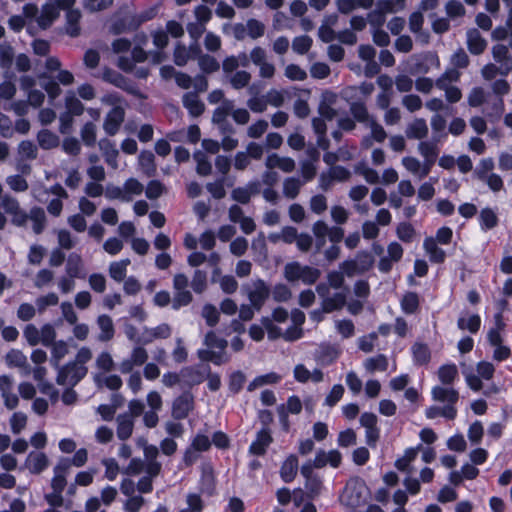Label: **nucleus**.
I'll list each match as a JSON object with an SVG mask.
<instances>
[{
    "mask_svg": "<svg viewBox=\"0 0 512 512\" xmlns=\"http://www.w3.org/2000/svg\"><path fill=\"white\" fill-rule=\"evenodd\" d=\"M470 107L483 106L482 113L492 123L499 121L505 111L504 99L493 96L483 87H474L467 97Z\"/></svg>",
    "mask_w": 512,
    "mask_h": 512,
    "instance_id": "obj_1",
    "label": "nucleus"
},
{
    "mask_svg": "<svg viewBox=\"0 0 512 512\" xmlns=\"http://www.w3.org/2000/svg\"><path fill=\"white\" fill-rule=\"evenodd\" d=\"M369 494L366 482L359 476H353L346 482L340 501L343 505L356 509L367 503Z\"/></svg>",
    "mask_w": 512,
    "mask_h": 512,
    "instance_id": "obj_2",
    "label": "nucleus"
},
{
    "mask_svg": "<svg viewBox=\"0 0 512 512\" xmlns=\"http://www.w3.org/2000/svg\"><path fill=\"white\" fill-rule=\"evenodd\" d=\"M28 214L20 207L18 200L5 194L0 200V224L11 221L12 224H25Z\"/></svg>",
    "mask_w": 512,
    "mask_h": 512,
    "instance_id": "obj_3",
    "label": "nucleus"
},
{
    "mask_svg": "<svg viewBox=\"0 0 512 512\" xmlns=\"http://www.w3.org/2000/svg\"><path fill=\"white\" fill-rule=\"evenodd\" d=\"M76 0H48L41 9L37 23L42 29H47L59 17L60 11L74 6Z\"/></svg>",
    "mask_w": 512,
    "mask_h": 512,
    "instance_id": "obj_4",
    "label": "nucleus"
},
{
    "mask_svg": "<svg viewBox=\"0 0 512 512\" xmlns=\"http://www.w3.org/2000/svg\"><path fill=\"white\" fill-rule=\"evenodd\" d=\"M56 368L58 369L56 383L62 386L68 384L75 387L88 372L86 366H78L76 362H68L61 367L58 365Z\"/></svg>",
    "mask_w": 512,
    "mask_h": 512,
    "instance_id": "obj_5",
    "label": "nucleus"
},
{
    "mask_svg": "<svg viewBox=\"0 0 512 512\" xmlns=\"http://www.w3.org/2000/svg\"><path fill=\"white\" fill-rule=\"evenodd\" d=\"M194 409V396L191 391L186 390L172 403L171 415L175 420H183L188 417L189 413Z\"/></svg>",
    "mask_w": 512,
    "mask_h": 512,
    "instance_id": "obj_6",
    "label": "nucleus"
},
{
    "mask_svg": "<svg viewBox=\"0 0 512 512\" xmlns=\"http://www.w3.org/2000/svg\"><path fill=\"white\" fill-rule=\"evenodd\" d=\"M457 79L458 72L451 71L444 73L435 82L437 88L445 91V97L450 103H456L460 101L462 97V92L458 87L449 85L450 82L456 81Z\"/></svg>",
    "mask_w": 512,
    "mask_h": 512,
    "instance_id": "obj_7",
    "label": "nucleus"
},
{
    "mask_svg": "<svg viewBox=\"0 0 512 512\" xmlns=\"http://www.w3.org/2000/svg\"><path fill=\"white\" fill-rule=\"evenodd\" d=\"M254 289L248 292L250 305L256 310L260 311L270 296V288L262 279H257L253 282Z\"/></svg>",
    "mask_w": 512,
    "mask_h": 512,
    "instance_id": "obj_8",
    "label": "nucleus"
},
{
    "mask_svg": "<svg viewBox=\"0 0 512 512\" xmlns=\"http://www.w3.org/2000/svg\"><path fill=\"white\" fill-rule=\"evenodd\" d=\"M125 119V110L121 106L113 107L106 115L103 123V129L109 136H114L120 130Z\"/></svg>",
    "mask_w": 512,
    "mask_h": 512,
    "instance_id": "obj_9",
    "label": "nucleus"
},
{
    "mask_svg": "<svg viewBox=\"0 0 512 512\" xmlns=\"http://www.w3.org/2000/svg\"><path fill=\"white\" fill-rule=\"evenodd\" d=\"M273 441L271 429L261 428L257 431L256 438L250 444L248 452L254 456H264Z\"/></svg>",
    "mask_w": 512,
    "mask_h": 512,
    "instance_id": "obj_10",
    "label": "nucleus"
},
{
    "mask_svg": "<svg viewBox=\"0 0 512 512\" xmlns=\"http://www.w3.org/2000/svg\"><path fill=\"white\" fill-rule=\"evenodd\" d=\"M261 187L259 180L249 181L245 186L234 188L231 192V198L240 204H248L251 197L261 192Z\"/></svg>",
    "mask_w": 512,
    "mask_h": 512,
    "instance_id": "obj_11",
    "label": "nucleus"
},
{
    "mask_svg": "<svg viewBox=\"0 0 512 512\" xmlns=\"http://www.w3.org/2000/svg\"><path fill=\"white\" fill-rule=\"evenodd\" d=\"M205 365H195L183 367L180 371L182 382L188 387V390L201 384L205 380Z\"/></svg>",
    "mask_w": 512,
    "mask_h": 512,
    "instance_id": "obj_12",
    "label": "nucleus"
},
{
    "mask_svg": "<svg viewBox=\"0 0 512 512\" xmlns=\"http://www.w3.org/2000/svg\"><path fill=\"white\" fill-rule=\"evenodd\" d=\"M198 491L207 497H213L216 494V478L212 466L202 468Z\"/></svg>",
    "mask_w": 512,
    "mask_h": 512,
    "instance_id": "obj_13",
    "label": "nucleus"
},
{
    "mask_svg": "<svg viewBox=\"0 0 512 512\" xmlns=\"http://www.w3.org/2000/svg\"><path fill=\"white\" fill-rule=\"evenodd\" d=\"M340 354L341 351L336 345L330 343H322L319 346V350H317L315 354V359L321 365L329 366L338 359Z\"/></svg>",
    "mask_w": 512,
    "mask_h": 512,
    "instance_id": "obj_14",
    "label": "nucleus"
},
{
    "mask_svg": "<svg viewBox=\"0 0 512 512\" xmlns=\"http://www.w3.org/2000/svg\"><path fill=\"white\" fill-rule=\"evenodd\" d=\"M98 145L108 166L113 169H117L119 151L116 148L115 143L107 138H103L98 142Z\"/></svg>",
    "mask_w": 512,
    "mask_h": 512,
    "instance_id": "obj_15",
    "label": "nucleus"
},
{
    "mask_svg": "<svg viewBox=\"0 0 512 512\" xmlns=\"http://www.w3.org/2000/svg\"><path fill=\"white\" fill-rule=\"evenodd\" d=\"M25 464L28 466L30 473L38 475L48 467L49 459L43 452H30Z\"/></svg>",
    "mask_w": 512,
    "mask_h": 512,
    "instance_id": "obj_16",
    "label": "nucleus"
},
{
    "mask_svg": "<svg viewBox=\"0 0 512 512\" xmlns=\"http://www.w3.org/2000/svg\"><path fill=\"white\" fill-rule=\"evenodd\" d=\"M183 106L192 117H199L205 110L204 103L195 92H187L182 97Z\"/></svg>",
    "mask_w": 512,
    "mask_h": 512,
    "instance_id": "obj_17",
    "label": "nucleus"
},
{
    "mask_svg": "<svg viewBox=\"0 0 512 512\" xmlns=\"http://www.w3.org/2000/svg\"><path fill=\"white\" fill-rule=\"evenodd\" d=\"M66 11V24L65 31L71 37H77L80 35L81 27V12L78 9H73V7L65 9Z\"/></svg>",
    "mask_w": 512,
    "mask_h": 512,
    "instance_id": "obj_18",
    "label": "nucleus"
},
{
    "mask_svg": "<svg viewBox=\"0 0 512 512\" xmlns=\"http://www.w3.org/2000/svg\"><path fill=\"white\" fill-rule=\"evenodd\" d=\"M486 46V40L477 29L473 28L467 31V47L472 54L479 55L483 53Z\"/></svg>",
    "mask_w": 512,
    "mask_h": 512,
    "instance_id": "obj_19",
    "label": "nucleus"
},
{
    "mask_svg": "<svg viewBox=\"0 0 512 512\" xmlns=\"http://www.w3.org/2000/svg\"><path fill=\"white\" fill-rule=\"evenodd\" d=\"M298 470V458L295 454H290L282 463L280 468V477L285 483L292 482Z\"/></svg>",
    "mask_w": 512,
    "mask_h": 512,
    "instance_id": "obj_20",
    "label": "nucleus"
},
{
    "mask_svg": "<svg viewBox=\"0 0 512 512\" xmlns=\"http://www.w3.org/2000/svg\"><path fill=\"white\" fill-rule=\"evenodd\" d=\"M413 363L416 366H425L431 360V351L426 343L415 342L411 347Z\"/></svg>",
    "mask_w": 512,
    "mask_h": 512,
    "instance_id": "obj_21",
    "label": "nucleus"
},
{
    "mask_svg": "<svg viewBox=\"0 0 512 512\" xmlns=\"http://www.w3.org/2000/svg\"><path fill=\"white\" fill-rule=\"evenodd\" d=\"M40 85L46 91L49 102L52 104L56 98L60 96L62 90L57 80L46 73L39 75Z\"/></svg>",
    "mask_w": 512,
    "mask_h": 512,
    "instance_id": "obj_22",
    "label": "nucleus"
},
{
    "mask_svg": "<svg viewBox=\"0 0 512 512\" xmlns=\"http://www.w3.org/2000/svg\"><path fill=\"white\" fill-rule=\"evenodd\" d=\"M134 422L128 413L119 414L117 416V437L125 441L129 439L133 433Z\"/></svg>",
    "mask_w": 512,
    "mask_h": 512,
    "instance_id": "obj_23",
    "label": "nucleus"
},
{
    "mask_svg": "<svg viewBox=\"0 0 512 512\" xmlns=\"http://www.w3.org/2000/svg\"><path fill=\"white\" fill-rule=\"evenodd\" d=\"M432 398L435 401L447 402L449 404L457 403L459 393L454 388H444L442 386H434L431 391Z\"/></svg>",
    "mask_w": 512,
    "mask_h": 512,
    "instance_id": "obj_24",
    "label": "nucleus"
},
{
    "mask_svg": "<svg viewBox=\"0 0 512 512\" xmlns=\"http://www.w3.org/2000/svg\"><path fill=\"white\" fill-rule=\"evenodd\" d=\"M406 136L409 139H423L428 134V126L423 118H417L408 124L406 128Z\"/></svg>",
    "mask_w": 512,
    "mask_h": 512,
    "instance_id": "obj_25",
    "label": "nucleus"
},
{
    "mask_svg": "<svg viewBox=\"0 0 512 512\" xmlns=\"http://www.w3.org/2000/svg\"><path fill=\"white\" fill-rule=\"evenodd\" d=\"M424 249L429 254L430 261L433 263H443L446 258L444 250L437 246L433 237H426L423 243Z\"/></svg>",
    "mask_w": 512,
    "mask_h": 512,
    "instance_id": "obj_26",
    "label": "nucleus"
},
{
    "mask_svg": "<svg viewBox=\"0 0 512 512\" xmlns=\"http://www.w3.org/2000/svg\"><path fill=\"white\" fill-rule=\"evenodd\" d=\"M6 363L9 367H18L26 370V373H30L31 367L27 363V358L22 351L17 349H11L5 356Z\"/></svg>",
    "mask_w": 512,
    "mask_h": 512,
    "instance_id": "obj_27",
    "label": "nucleus"
},
{
    "mask_svg": "<svg viewBox=\"0 0 512 512\" xmlns=\"http://www.w3.org/2000/svg\"><path fill=\"white\" fill-rule=\"evenodd\" d=\"M346 305V293L336 292L332 297L323 299L322 307L325 313H331L342 309Z\"/></svg>",
    "mask_w": 512,
    "mask_h": 512,
    "instance_id": "obj_28",
    "label": "nucleus"
},
{
    "mask_svg": "<svg viewBox=\"0 0 512 512\" xmlns=\"http://www.w3.org/2000/svg\"><path fill=\"white\" fill-rule=\"evenodd\" d=\"M400 306L405 314L411 315L416 313L420 306L418 293L413 291L406 292L400 301Z\"/></svg>",
    "mask_w": 512,
    "mask_h": 512,
    "instance_id": "obj_29",
    "label": "nucleus"
},
{
    "mask_svg": "<svg viewBox=\"0 0 512 512\" xmlns=\"http://www.w3.org/2000/svg\"><path fill=\"white\" fill-rule=\"evenodd\" d=\"M139 165L144 174L148 177L154 176L156 172L155 156L149 150H143L138 157Z\"/></svg>",
    "mask_w": 512,
    "mask_h": 512,
    "instance_id": "obj_30",
    "label": "nucleus"
},
{
    "mask_svg": "<svg viewBox=\"0 0 512 512\" xmlns=\"http://www.w3.org/2000/svg\"><path fill=\"white\" fill-rule=\"evenodd\" d=\"M97 323L101 329L99 340L103 342L111 340L115 333L111 317L106 314L100 315L97 319Z\"/></svg>",
    "mask_w": 512,
    "mask_h": 512,
    "instance_id": "obj_31",
    "label": "nucleus"
},
{
    "mask_svg": "<svg viewBox=\"0 0 512 512\" xmlns=\"http://www.w3.org/2000/svg\"><path fill=\"white\" fill-rule=\"evenodd\" d=\"M305 184V181H302L297 177H288L283 182V195L288 199H295Z\"/></svg>",
    "mask_w": 512,
    "mask_h": 512,
    "instance_id": "obj_32",
    "label": "nucleus"
},
{
    "mask_svg": "<svg viewBox=\"0 0 512 512\" xmlns=\"http://www.w3.org/2000/svg\"><path fill=\"white\" fill-rule=\"evenodd\" d=\"M438 142L439 138L437 136H433L432 140L421 141L418 144V151L424 159H437L439 155Z\"/></svg>",
    "mask_w": 512,
    "mask_h": 512,
    "instance_id": "obj_33",
    "label": "nucleus"
},
{
    "mask_svg": "<svg viewBox=\"0 0 512 512\" xmlns=\"http://www.w3.org/2000/svg\"><path fill=\"white\" fill-rule=\"evenodd\" d=\"M123 201H132L135 196L142 194L144 186L135 178H129L123 184Z\"/></svg>",
    "mask_w": 512,
    "mask_h": 512,
    "instance_id": "obj_34",
    "label": "nucleus"
},
{
    "mask_svg": "<svg viewBox=\"0 0 512 512\" xmlns=\"http://www.w3.org/2000/svg\"><path fill=\"white\" fill-rule=\"evenodd\" d=\"M249 93L253 95L247 100L248 108L254 113H263L267 109V101L265 96H257L255 85L249 87Z\"/></svg>",
    "mask_w": 512,
    "mask_h": 512,
    "instance_id": "obj_35",
    "label": "nucleus"
},
{
    "mask_svg": "<svg viewBox=\"0 0 512 512\" xmlns=\"http://www.w3.org/2000/svg\"><path fill=\"white\" fill-rule=\"evenodd\" d=\"M226 177H221L214 182L207 183L206 189L214 199L220 200L226 196L225 185L232 186L233 181L226 182Z\"/></svg>",
    "mask_w": 512,
    "mask_h": 512,
    "instance_id": "obj_36",
    "label": "nucleus"
},
{
    "mask_svg": "<svg viewBox=\"0 0 512 512\" xmlns=\"http://www.w3.org/2000/svg\"><path fill=\"white\" fill-rule=\"evenodd\" d=\"M350 113L355 121L367 124L371 120L367 107L362 101H354L350 104Z\"/></svg>",
    "mask_w": 512,
    "mask_h": 512,
    "instance_id": "obj_37",
    "label": "nucleus"
},
{
    "mask_svg": "<svg viewBox=\"0 0 512 512\" xmlns=\"http://www.w3.org/2000/svg\"><path fill=\"white\" fill-rule=\"evenodd\" d=\"M233 108L234 102L232 100H223L222 103L214 110L212 115V122L217 124L219 122L228 120V116L231 115Z\"/></svg>",
    "mask_w": 512,
    "mask_h": 512,
    "instance_id": "obj_38",
    "label": "nucleus"
},
{
    "mask_svg": "<svg viewBox=\"0 0 512 512\" xmlns=\"http://www.w3.org/2000/svg\"><path fill=\"white\" fill-rule=\"evenodd\" d=\"M304 487L306 489L307 500L313 501L321 494L323 483L321 478L317 475L305 479Z\"/></svg>",
    "mask_w": 512,
    "mask_h": 512,
    "instance_id": "obj_39",
    "label": "nucleus"
},
{
    "mask_svg": "<svg viewBox=\"0 0 512 512\" xmlns=\"http://www.w3.org/2000/svg\"><path fill=\"white\" fill-rule=\"evenodd\" d=\"M457 327L460 330H468L471 334H476L481 327V318L478 314H472L468 319L459 317Z\"/></svg>",
    "mask_w": 512,
    "mask_h": 512,
    "instance_id": "obj_40",
    "label": "nucleus"
},
{
    "mask_svg": "<svg viewBox=\"0 0 512 512\" xmlns=\"http://www.w3.org/2000/svg\"><path fill=\"white\" fill-rule=\"evenodd\" d=\"M458 376L457 366L455 364H444L438 369V377L442 384L451 385Z\"/></svg>",
    "mask_w": 512,
    "mask_h": 512,
    "instance_id": "obj_41",
    "label": "nucleus"
},
{
    "mask_svg": "<svg viewBox=\"0 0 512 512\" xmlns=\"http://www.w3.org/2000/svg\"><path fill=\"white\" fill-rule=\"evenodd\" d=\"M37 141L39 146L45 150L55 148L59 144L58 136L47 129L39 131L37 135Z\"/></svg>",
    "mask_w": 512,
    "mask_h": 512,
    "instance_id": "obj_42",
    "label": "nucleus"
},
{
    "mask_svg": "<svg viewBox=\"0 0 512 512\" xmlns=\"http://www.w3.org/2000/svg\"><path fill=\"white\" fill-rule=\"evenodd\" d=\"M129 264V259H124L119 262H112L109 266L110 277L117 282L123 281L126 277V268Z\"/></svg>",
    "mask_w": 512,
    "mask_h": 512,
    "instance_id": "obj_43",
    "label": "nucleus"
},
{
    "mask_svg": "<svg viewBox=\"0 0 512 512\" xmlns=\"http://www.w3.org/2000/svg\"><path fill=\"white\" fill-rule=\"evenodd\" d=\"M364 365L366 370L370 372H384L388 369V360L384 354H378L375 357L367 358Z\"/></svg>",
    "mask_w": 512,
    "mask_h": 512,
    "instance_id": "obj_44",
    "label": "nucleus"
},
{
    "mask_svg": "<svg viewBox=\"0 0 512 512\" xmlns=\"http://www.w3.org/2000/svg\"><path fill=\"white\" fill-rule=\"evenodd\" d=\"M66 111L74 116H80L84 112V105L73 92H68L65 97Z\"/></svg>",
    "mask_w": 512,
    "mask_h": 512,
    "instance_id": "obj_45",
    "label": "nucleus"
},
{
    "mask_svg": "<svg viewBox=\"0 0 512 512\" xmlns=\"http://www.w3.org/2000/svg\"><path fill=\"white\" fill-rule=\"evenodd\" d=\"M246 382V375L241 370L232 372L229 376L228 388L232 394H238Z\"/></svg>",
    "mask_w": 512,
    "mask_h": 512,
    "instance_id": "obj_46",
    "label": "nucleus"
},
{
    "mask_svg": "<svg viewBox=\"0 0 512 512\" xmlns=\"http://www.w3.org/2000/svg\"><path fill=\"white\" fill-rule=\"evenodd\" d=\"M203 344L210 349L226 350L228 341L219 338L213 330H210L206 333Z\"/></svg>",
    "mask_w": 512,
    "mask_h": 512,
    "instance_id": "obj_47",
    "label": "nucleus"
},
{
    "mask_svg": "<svg viewBox=\"0 0 512 512\" xmlns=\"http://www.w3.org/2000/svg\"><path fill=\"white\" fill-rule=\"evenodd\" d=\"M355 260L358 263V268L361 274L369 271L375 262L373 255L366 250L357 252Z\"/></svg>",
    "mask_w": 512,
    "mask_h": 512,
    "instance_id": "obj_48",
    "label": "nucleus"
},
{
    "mask_svg": "<svg viewBox=\"0 0 512 512\" xmlns=\"http://www.w3.org/2000/svg\"><path fill=\"white\" fill-rule=\"evenodd\" d=\"M197 163L196 171L201 176H208L212 172V166L205 153L197 151L193 155Z\"/></svg>",
    "mask_w": 512,
    "mask_h": 512,
    "instance_id": "obj_49",
    "label": "nucleus"
},
{
    "mask_svg": "<svg viewBox=\"0 0 512 512\" xmlns=\"http://www.w3.org/2000/svg\"><path fill=\"white\" fill-rule=\"evenodd\" d=\"M202 317L205 319L207 326L215 327L220 319V312L217 308L210 303H207L202 308Z\"/></svg>",
    "mask_w": 512,
    "mask_h": 512,
    "instance_id": "obj_50",
    "label": "nucleus"
},
{
    "mask_svg": "<svg viewBox=\"0 0 512 512\" xmlns=\"http://www.w3.org/2000/svg\"><path fill=\"white\" fill-rule=\"evenodd\" d=\"M198 65L201 71L207 74L214 73L218 71L220 68V64L216 60V58L209 54H204L200 56V59L198 60Z\"/></svg>",
    "mask_w": 512,
    "mask_h": 512,
    "instance_id": "obj_51",
    "label": "nucleus"
},
{
    "mask_svg": "<svg viewBox=\"0 0 512 512\" xmlns=\"http://www.w3.org/2000/svg\"><path fill=\"white\" fill-rule=\"evenodd\" d=\"M51 346V363L54 367H58L59 361L68 353V346L64 340L55 341Z\"/></svg>",
    "mask_w": 512,
    "mask_h": 512,
    "instance_id": "obj_52",
    "label": "nucleus"
},
{
    "mask_svg": "<svg viewBox=\"0 0 512 512\" xmlns=\"http://www.w3.org/2000/svg\"><path fill=\"white\" fill-rule=\"evenodd\" d=\"M303 266L299 262L287 263L284 267V276L289 282H294L301 279Z\"/></svg>",
    "mask_w": 512,
    "mask_h": 512,
    "instance_id": "obj_53",
    "label": "nucleus"
},
{
    "mask_svg": "<svg viewBox=\"0 0 512 512\" xmlns=\"http://www.w3.org/2000/svg\"><path fill=\"white\" fill-rule=\"evenodd\" d=\"M81 257L77 254H71L66 264V272L70 278H82L80 275Z\"/></svg>",
    "mask_w": 512,
    "mask_h": 512,
    "instance_id": "obj_54",
    "label": "nucleus"
},
{
    "mask_svg": "<svg viewBox=\"0 0 512 512\" xmlns=\"http://www.w3.org/2000/svg\"><path fill=\"white\" fill-rule=\"evenodd\" d=\"M81 139L86 146H94L96 143V126L92 122H87L81 129Z\"/></svg>",
    "mask_w": 512,
    "mask_h": 512,
    "instance_id": "obj_55",
    "label": "nucleus"
},
{
    "mask_svg": "<svg viewBox=\"0 0 512 512\" xmlns=\"http://www.w3.org/2000/svg\"><path fill=\"white\" fill-rule=\"evenodd\" d=\"M251 80V74L247 71H237L235 74L232 75L230 78V84L231 86L236 89L240 90L244 87H246Z\"/></svg>",
    "mask_w": 512,
    "mask_h": 512,
    "instance_id": "obj_56",
    "label": "nucleus"
},
{
    "mask_svg": "<svg viewBox=\"0 0 512 512\" xmlns=\"http://www.w3.org/2000/svg\"><path fill=\"white\" fill-rule=\"evenodd\" d=\"M191 287L195 293H202L207 287V274L205 271L196 270L194 272Z\"/></svg>",
    "mask_w": 512,
    "mask_h": 512,
    "instance_id": "obj_57",
    "label": "nucleus"
},
{
    "mask_svg": "<svg viewBox=\"0 0 512 512\" xmlns=\"http://www.w3.org/2000/svg\"><path fill=\"white\" fill-rule=\"evenodd\" d=\"M14 58V50L11 45L0 44V66L2 68H10Z\"/></svg>",
    "mask_w": 512,
    "mask_h": 512,
    "instance_id": "obj_58",
    "label": "nucleus"
},
{
    "mask_svg": "<svg viewBox=\"0 0 512 512\" xmlns=\"http://www.w3.org/2000/svg\"><path fill=\"white\" fill-rule=\"evenodd\" d=\"M260 321L263 327L266 329L268 338L270 340H276L280 337H283L282 329L279 326L273 324L271 318L268 316H263Z\"/></svg>",
    "mask_w": 512,
    "mask_h": 512,
    "instance_id": "obj_59",
    "label": "nucleus"
},
{
    "mask_svg": "<svg viewBox=\"0 0 512 512\" xmlns=\"http://www.w3.org/2000/svg\"><path fill=\"white\" fill-rule=\"evenodd\" d=\"M484 434V428L479 420L473 422L468 429V438L472 444L481 443Z\"/></svg>",
    "mask_w": 512,
    "mask_h": 512,
    "instance_id": "obj_60",
    "label": "nucleus"
},
{
    "mask_svg": "<svg viewBox=\"0 0 512 512\" xmlns=\"http://www.w3.org/2000/svg\"><path fill=\"white\" fill-rule=\"evenodd\" d=\"M272 296L276 302H287L291 298L292 292L286 284L278 283L273 288Z\"/></svg>",
    "mask_w": 512,
    "mask_h": 512,
    "instance_id": "obj_61",
    "label": "nucleus"
},
{
    "mask_svg": "<svg viewBox=\"0 0 512 512\" xmlns=\"http://www.w3.org/2000/svg\"><path fill=\"white\" fill-rule=\"evenodd\" d=\"M247 34L252 39L262 37L265 32V26L262 22L256 19H249L246 23Z\"/></svg>",
    "mask_w": 512,
    "mask_h": 512,
    "instance_id": "obj_62",
    "label": "nucleus"
},
{
    "mask_svg": "<svg viewBox=\"0 0 512 512\" xmlns=\"http://www.w3.org/2000/svg\"><path fill=\"white\" fill-rule=\"evenodd\" d=\"M268 129V122L264 119L257 120L251 124L247 129V135L250 138H260Z\"/></svg>",
    "mask_w": 512,
    "mask_h": 512,
    "instance_id": "obj_63",
    "label": "nucleus"
},
{
    "mask_svg": "<svg viewBox=\"0 0 512 512\" xmlns=\"http://www.w3.org/2000/svg\"><path fill=\"white\" fill-rule=\"evenodd\" d=\"M490 89L493 96L503 99L510 92V84L505 79H498L491 83Z\"/></svg>",
    "mask_w": 512,
    "mask_h": 512,
    "instance_id": "obj_64",
    "label": "nucleus"
}]
</instances>
